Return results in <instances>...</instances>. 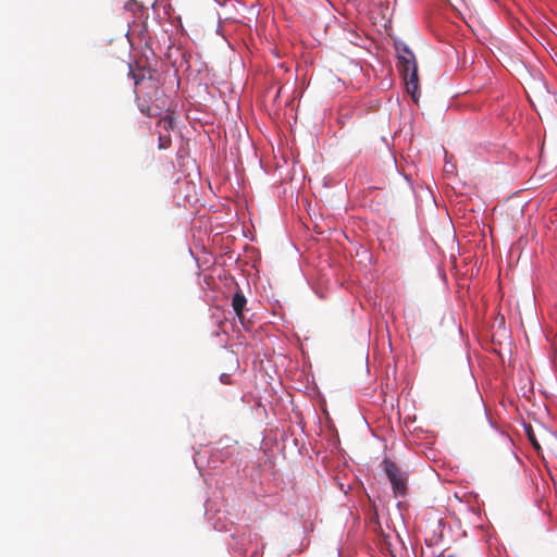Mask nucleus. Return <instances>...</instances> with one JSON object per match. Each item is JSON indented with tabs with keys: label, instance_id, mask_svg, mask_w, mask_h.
Masks as SVG:
<instances>
[{
	"label": "nucleus",
	"instance_id": "obj_1",
	"mask_svg": "<svg viewBox=\"0 0 557 557\" xmlns=\"http://www.w3.org/2000/svg\"><path fill=\"white\" fill-rule=\"evenodd\" d=\"M134 79L137 89L138 108L140 112L147 116H157L162 111L163 100H161L162 91L157 79L152 77L149 69L139 67L134 71L129 66L128 72Z\"/></svg>",
	"mask_w": 557,
	"mask_h": 557
},
{
	"label": "nucleus",
	"instance_id": "obj_2",
	"mask_svg": "<svg viewBox=\"0 0 557 557\" xmlns=\"http://www.w3.org/2000/svg\"><path fill=\"white\" fill-rule=\"evenodd\" d=\"M397 66L405 81L408 94L417 102L419 94L418 65L413 53L409 49L405 48L404 54L398 55Z\"/></svg>",
	"mask_w": 557,
	"mask_h": 557
},
{
	"label": "nucleus",
	"instance_id": "obj_3",
	"mask_svg": "<svg viewBox=\"0 0 557 557\" xmlns=\"http://www.w3.org/2000/svg\"><path fill=\"white\" fill-rule=\"evenodd\" d=\"M382 467L392 484L395 497H404L407 493L408 473L391 459H384Z\"/></svg>",
	"mask_w": 557,
	"mask_h": 557
},
{
	"label": "nucleus",
	"instance_id": "obj_4",
	"mask_svg": "<svg viewBox=\"0 0 557 557\" xmlns=\"http://www.w3.org/2000/svg\"><path fill=\"white\" fill-rule=\"evenodd\" d=\"M246 304L247 300L243 293L236 292L232 298V307L240 323H244V309Z\"/></svg>",
	"mask_w": 557,
	"mask_h": 557
},
{
	"label": "nucleus",
	"instance_id": "obj_5",
	"mask_svg": "<svg viewBox=\"0 0 557 557\" xmlns=\"http://www.w3.org/2000/svg\"><path fill=\"white\" fill-rule=\"evenodd\" d=\"M174 124H175L174 123V119L172 116H169V115L160 119V121H159V126H161L166 132L173 129Z\"/></svg>",
	"mask_w": 557,
	"mask_h": 557
},
{
	"label": "nucleus",
	"instance_id": "obj_6",
	"mask_svg": "<svg viewBox=\"0 0 557 557\" xmlns=\"http://www.w3.org/2000/svg\"><path fill=\"white\" fill-rule=\"evenodd\" d=\"M525 432H527L528 438H529V441L531 442V444L533 445V447H534L536 450H540L541 446H540V444H539V442H537V440H536V437H535V435H534V432H533L532 428H531V426H528V428L525 429Z\"/></svg>",
	"mask_w": 557,
	"mask_h": 557
},
{
	"label": "nucleus",
	"instance_id": "obj_7",
	"mask_svg": "<svg viewBox=\"0 0 557 557\" xmlns=\"http://www.w3.org/2000/svg\"><path fill=\"white\" fill-rule=\"evenodd\" d=\"M171 146V137L169 135H159V148L166 149Z\"/></svg>",
	"mask_w": 557,
	"mask_h": 557
},
{
	"label": "nucleus",
	"instance_id": "obj_8",
	"mask_svg": "<svg viewBox=\"0 0 557 557\" xmlns=\"http://www.w3.org/2000/svg\"><path fill=\"white\" fill-rule=\"evenodd\" d=\"M257 555H258V552H257V550H255V552L251 554V556H250V557H256Z\"/></svg>",
	"mask_w": 557,
	"mask_h": 557
}]
</instances>
